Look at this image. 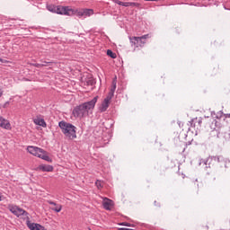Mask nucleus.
<instances>
[{"label": "nucleus", "mask_w": 230, "mask_h": 230, "mask_svg": "<svg viewBox=\"0 0 230 230\" xmlns=\"http://www.w3.org/2000/svg\"><path fill=\"white\" fill-rule=\"evenodd\" d=\"M97 102L98 96H95L92 101L76 106L73 110V116L75 118H85L86 116H90V114H93V111H94V107H96Z\"/></svg>", "instance_id": "obj_1"}, {"label": "nucleus", "mask_w": 230, "mask_h": 230, "mask_svg": "<svg viewBox=\"0 0 230 230\" xmlns=\"http://www.w3.org/2000/svg\"><path fill=\"white\" fill-rule=\"evenodd\" d=\"M58 127L67 139H76V127L75 125L62 120L58 123Z\"/></svg>", "instance_id": "obj_2"}, {"label": "nucleus", "mask_w": 230, "mask_h": 230, "mask_svg": "<svg viewBox=\"0 0 230 230\" xmlns=\"http://www.w3.org/2000/svg\"><path fill=\"white\" fill-rule=\"evenodd\" d=\"M27 152L31 154V155H34V157H39V159H43V161H47V163H51V158L48 155L44 149L33 146H27Z\"/></svg>", "instance_id": "obj_3"}, {"label": "nucleus", "mask_w": 230, "mask_h": 230, "mask_svg": "<svg viewBox=\"0 0 230 230\" xmlns=\"http://www.w3.org/2000/svg\"><path fill=\"white\" fill-rule=\"evenodd\" d=\"M76 15L79 18L82 17H91V15H94V10L93 9H78V8H71L68 9V16Z\"/></svg>", "instance_id": "obj_4"}, {"label": "nucleus", "mask_w": 230, "mask_h": 230, "mask_svg": "<svg viewBox=\"0 0 230 230\" xmlns=\"http://www.w3.org/2000/svg\"><path fill=\"white\" fill-rule=\"evenodd\" d=\"M47 10L51 12L52 13H58L59 15H69V6H62V5H48Z\"/></svg>", "instance_id": "obj_5"}, {"label": "nucleus", "mask_w": 230, "mask_h": 230, "mask_svg": "<svg viewBox=\"0 0 230 230\" xmlns=\"http://www.w3.org/2000/svg\"><path fill=\"white\" fill-rule=\"evenodd\" d=\"M146 39H148V34L142 37H129L130 44L134 48H143L146 44Z\"/></svg>", "instance_id": "obj_6"}, {"label": "nucleus", "mask_w": 230, "mask_h": 230, "mask_svg": "<svg viewBox=\"0 0 230 230\" xmlns=\"http://www.w3.org/2000/svg\"><path fill=\"white\" fill-rule=\"evenodd\" d=\"M7 208L9 209V211H11V213H13V215H14V217H28V212H26V210L21 208V207L17 205L9 204Z\"/></svg>", "instance_id": "obj_7"}, {"label": "nucleus", "mask_w": 230, "mask_h": 230, "mask_svg": "<svg viewBox=\"0 0 230 230\" xmlns=\"http://www.w3.org/2000/svg\"><path fill=\"white\" fill-rule=\"evenodd\" d=\"M211 160L215 161V163H218L221 168H227L230 164V160L224 156H212Z\"/></svg>", "instance_id": "obj_8"}, {"label": "nucleus", "mask_w": 230, "mask_h": 230, "mask_svg": "<svg viewBox=\"0 0 230 230\" xmlns=\"http://www.w3.org/2000/svg\"><path fill=\"white\" fill-rule=\"evenodd\" d=\"M111 101H112V97H110L109 95H107L106 98L102 101V102L99 106V111L101 112H105V111L109 109V106L111 105Z\"/></svg>", "instance_id": "obj_9"}, {"label": "nucleus", "mask_w": 230, "mask_h": 230, "mask_svg": "<svg viewBox=\"0 0 230 230\" xmlns=\"http://www.w3.org/2000/svg\"><path fill=\"white\" fill-rule=\"evenodd\" d=\"M102 206L107 211H111L114 206V201L109 198H102Z\"/></svg>", "instance_id": "obj_10"}, {"label": "nucleus", "mask_w": 230, "mask_h": 230, "mask_svg": "<svg viewBox=\"0 0 230 230\" xmlns=\"http://www.w3.org/2000/svg\"><path fill=\"white\" fill-rule=\"evenodd\" d=\"M0 127L5 130H12V124H10V121L3 117H0Z\"/></svg>", "instance_id": "obj_11"}, {"label": "nucleus", "mask_w": 230, "mask_h": 230, "mask_svg": "<svg viewBox=\"0 0 230 230\" xmlns=\"http://www.w3.org/2000/svg\"><path fill=\"white\" fill-rule=\"evenodd\" d=\"M33 123H35L39 127H43V128H46V127H48V125L46 124V120H44V119L40 117H36L35 119H33Z\"/></svg>", "instance_id": "obj_12"}, {"label": "nucleus", "mask_w": 230, "mask_h": 230, "mask_svg": "<svg viewBox=\"0 0 230 230\" xmlns=\"http://www.w3.org/2000/svg\"><path fill=\"white\" fill-rule=\"evenodd\" d=\"M27 226L31 230H46V228L40 224L28 223Z\"/></svg>", "instance_id": "obj_13"}, {"label": "nucleus", "mask_w": 230, "mask_h": 230, "mask_svg": "<svg viewBox=\"0 0 230 230\" xmlns=\"http://www.w3.org/2000/svg\"><path fill=\"white\" fill-rule=\"evenodd\" d=\"M37 170L40 172H53V166L49 164H40Z\"/></svg>", "instance_id": "obj_14"}, {"label": "nucleus", "mask_w": 230, "mask_h": 230, "mask_svg": "<svg viewBox=\"0 0 230 230\" xmlns=\"http://www.w3.org/2000/svg\"><path fill=\"white\" fill-rule=\"evenodd\" d=\"M48 204H50V206H54L53 208H51L52 211H56V213H60V211H62V205H58L51 200H49Z\"/></svg>", "instance_id": "obj_15"}, {"label": "nucleus", "mask_w": 230, "mask_h": 230, "mask_svg": "<svg viewBox=\"0 0 230 230\" xmlns=\"http://www.w3.org/2000/svg\"><path fill=\"white\" fill-rule=\"evenodd\" d=\"M116 92V80L112 81L111 88L107 94V96H110V98H114V93Z\"/></svg>", "instance_id": "obj_16"}, {"label": "nucleus", "mask_w": 230, "mask_h": 230, "mask_svg": "<svg viewBox=\"0 0 230 230\" xmlns=\"http://www.w3.org/2000/svg\"><path fill=\"white\" fill-rule=\"evenodd\" d=\"M107 55H108V57H111V58H116V53H114V52H112V50H111V49H108L107 50Z\"/></svg>", "instance_id": "obj_17"}, {"label": "nucleus", "mask_w": 230, "mask_h": 230, "mask_svg": "<svg viewBox=\"0 0 230 230\" xmlns=\"http://www.w3.org/2000/svg\"><path fill=\"white\" fill-rule=\"evenodd\" d=\"M95 185L97 186V188L100 190V188H103V182L102 181H97L95 182Z\"/></svg>", "instance_id": "obj_18"}, {"label": "nucleus", "mask_w": 230, "mask_h": 230, "mask_svg": "<svg viewBox=\"0 0 230 230\" xmlns=\"http://www.w3.org/2000/svg\"><path fill=\"white\" fill-rule=\"evenodd\" d=\"M120 6L128 7L130 6V2H121Z\"/></svg>", "instance_id": "obj_19"}, {"label": "nucleus", "mask_w": 230, "mask_h": 230, "mask_svg": "<svg viewBox=\"0 0 230 230\" xmlns=\"http://www.w3.org/2000/svg\"><path fill=\"white\" fill-rule=\"evenodd\" d=\"M113 3H115L116 4H119V6H121V1L119 0H111Z\"/></svg>", "instance_id": "obj_20"}, {"label": "nucleus", "mask_w": 230, "mask_h": 230, "mask_svg": "<svg viewBox=\"0 0 230 230\" xmlns=\"http://www.w3.org/2000/svg\"><path fill=\"white\" fill-rule=\"evenodd\" d=\"M129 6H137V4L134 2H129Z\"/></svg>", "instance_id": "obj_21"}, {"label": "nucleus", "mask_w": 230, "mask_h": 230, "mask_svg": "<svg viewBox=\"0 0 230 230\" xmlns=\"http://www.w3.org/2000/svg\"><path fill=\"white\" fill-rule=\"evenodd\" d=\"M0 62H2V64H8V61L3 59V58H0Z\"/></svg>", "instance_id": "obj_22"}, {"label": "nucleus", "mask_w": 230, "mask_h": 230, "mask_svg": "<svg viewBox=\"0 0 230 230\" xmlns=\"http://www.w3.org/2000/svg\"><path fill=\"white\" fill-rule=\"evenodd\" d=\"M199 125V127H200V125L202 124V120L201 119H199L197 122H195Z\"/></svg>", "instance_id": "obj_23"}, {"label": "nucleus", "mask_w": 230, "mask_h": 230, "mask_svg": "<svg viewBox=\"0 0 230 230\" xmlns=\"http://www.w3.org/2000/svg\"><path fill=\"white\" fill-rule=\"evenodd\" d=\"M3 96V89L0 88V97Z\"/></svg>", "instance_id": "obj_24"}, {"label": "nucleus", "mask_w": 230, "mask_h": 230, "mask_svg": "<svg viewBox=\"0 0 230 230\" xmlns=\"http://www.w3.org/2000/svg\"><path fill=\"white\" fill-rule=\"evenodd\" d=\"M119 230H130V228H119Z\"/></svg>", "instance_id": "obj_25"}, {"label": "nucleus", "mask_w": 230, "mask_h": 230, "mask_svg": "<svg viewBox=\"0 0 230 230\" xmlns=\"http://www.w3.org/2000/svg\"><path fill=\"white\" fill-rule=\"evenodd\" d=\"M145 1H159V0H145Z\"/></svg>", "instance_id": "obj_26"}, {"label": "nucleus", "mask_w": 230, "mask_h": 230, "mask_svg": "<svg viewBox=\"0 0 230 230\" xmlns=\"http://www.w3.org/2000/svg\"><path fill=\"white\" fill-rule=\"evenodd\" d=\"M41 66H46V64H43V65H41Z\"/></svg>", "instance_id": "obj_27"}]
</instances>
